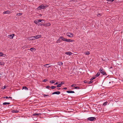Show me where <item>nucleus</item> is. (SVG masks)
Wrapping results in <instances>:
<instances>
[{
	"label": "nucleus",
	"instance_id": "50",
	"mask_svg": "<svg viewBox=\"0 0 123 123\" xmlns=\"http://www.w3.org/2000/svg\"><path fill=\"white\" fill-rule=\"evenodd\" d=\"M3 55H4V56H3V57H5V56H6V55H5V54H4V55L3 54Z\"/></svg>",
	"mask_w": 123,
	"mask_h": 123
},
{
	"label": "nucleus",
	"instance_id": "41",
	"mask_svg": "<svg viewBox=\"0 0 123 123\" xmlns=\"http://www.w3.org/2000/svg\"><path fill=\"white\" fill-rule=\"evenodd\" d=\"M47 81V79H45V80H44L43 81V82H45L46 81Z\"/></svg>",
	"mask_w": 123,
	"mask_h": 123
},
{
	"label": "nucleus",
	"instance_id": "7",
	"mask_svg": "<svg viewBox=\"0 0 123 123\" xmlns=\"http://www.w3.org/2000/svg\"><path fill=\"white\" fill-rule=\"evenodd\" d=\"M51 25L50 23H47L46 24H43V25L45 26H48L50 25Z\"/></svg>",
	"mask_w": 123,
	"mask_h": 123
},
{
	"label": "nucleus",
	"instance_id": "54",
	"mask_svg": "<svg viewBox=\"0 0 123 123\" xmlns=\"http://www.w3.org/2000/svg\"><path fill=\"white\" fill-rule=\"evenodd\" d=\"M29 40H31V39H29Z\"/></svg>",
	"mask_w": 123,
	"mask_h": 123
},
{
	"label": "nucleus",
	"instance_id": "22",
	"mask_svg": "<svg viewBox=\"0 0 123 123\" xmlns=\"http://www.w3.org/2000/svg\"><path fill=\"white\" fill-rule=\"evenodd\" d=\"M22 14V13H17L16 14V15L18 16V15L19 16L21 15Z\"/></svg>",
	"mask_w": 123,
	"mask_h": 123
},
{
	"label": "nucleus",
	"instance_id": "14",
	"mask_svg": "<svg viewBox=\"0 0 123 123\" xmlns=\"http://www.w3.org/2000/svg\"><path fill=\"white\" fill-rule=\"evenodd\" d=\"M50 64H46L45 65H43L45 67H47V68H49L51 66V65H49V66L48 65H50Z\"/></svg>",
	"mask_w": 123,
	"mask_h": 123
},
{
	"label": "nucleus",
	"instance_id": "28",
	"mask_svg": "<svg viewBox=\"0 0 123 123\" xmlns=\"http://www.w3.org/2000/svg\"><path fill=\"white\" fill-rule=\"evenodd\" d=\"M23 89L28 90V89L26 86H24L23 87Z\"/></svg>",
	"mask_w": 123,
	"mask_h": 123
},
{
	"label": "nucleus",
	"instance_id": "11",
	"mask_svg": "<svg viewBox=\"0 0 123 123\" xmlns=\"http://www.w3.org/2000/svg\"><path fill=\"white\" fill-rule=\"evenodd\" d=\"M10 13H11V11L8 10L5 11L3 12L4 14H9Z\"/></svg>",
	"mask_w": 123,
	"mask_h": 123
},
{
	"label": "nucleus",
	"instance_id": "9",
	"mask_svg": "<svg viewBox=\"0 0 123 123\" xmlns=\"http://www.w3.org/2000/svg\"><path fill=\"white\" fill-rule=\"evenodd\" d=\"M15 35L14 34H13L11 35H8V36H9V37L10 39H12L13 38V37Z\"/></svg>",
	"mask_w": 123,
	"mask_h": 123
},
{
	"label": "nucleus",
	"instance_id": "13",
	"mask_svg": "<svg viewBox=\"0 0 123 123\" xmlns=\"http://www.w3.org/2000/svg\"><path fill=\"white\" fill-rule=\"evenodd\" d=\"M41 114L40 113H35L33 114L32 115L33 116H40L41 115Z\"/></svg>",
	"mask_w": 123,
	"mask_h": 123
},
{
	"label": "nucleus",
	"instance_id": "40",
	"mask_svg": "<svg viewBox=\"0 0 123 123\" xmlns=\"http://www.w3.org/2000/svg\"><path fill=\"white\" fill-rule=\"evenodd\" d=\"M114 0H108V1H111V2H112Z\"/></svg>",
	"mask_w": 123,
	"mask_h": 123
},
{
	"label": "nucleus",
	"instance_id": "10",
	"mask_svg": "<svg viewBox=\"0 0 123 123\" xmlns=\"http://www.w3.org/2000/svg\"><path fill=\"white\" fill-rule=\"evenodd\" d=\"M62 41V40L61 38H60V37H59V39L57 40L56 41V43H60Z\"/></svg>",
	"mask_w": 123,
	"mask_h": 123
},
{
	"label": "nucleus",
	"instance_id": "52",
	"mask_svg": "<svg viewBox=\"0 0 123 123\" xmlns=\"http://www.w3.org/2000/svg\"><path fill=\"white\" fill-rule=\"evenodd\" d=\"M112 68V67H110V69H111V68Z\"/></svg>",
	"mask_w": 123,
	"mask_h": 123
},
{
	"label": "nucleus",
	"instance_id": "48",
	"mask_svg": "<svg viewBox=\"0 0 123 123\" xmlns=\"http://www.w3.org/2000/svg\"><path fill=\"white\" fill-rule=\"evenodd\" d=\"M58 84V82H57L55 84V85H57V84Z\"/></svg>",
	"mask_w": 123,
	"mask_h": 123
},
{
	"label": "nucleus",
	"instance_id": "32",
	"mask_svg": "<svg viewBox=\"0 0 123 123\" xmlns=\"http://www.w3.org/2000/svg\"><path fill=\"white\" fill-rule=\"evenodd\" d=\"M56 87L55 86H51V89H54Z\"/></svg>",
	"mask_w": 123,
	"mask_h": 123
},
{
	"label": "nucleus",
	"instance_id": "20",
	"mask_svg": "<svg viewBox=\"0 0 123 123\" xmlns=\"http://www.w3.org/2000/svg\"><path fill=\"white\" fill-rule=\"evenodd\" d=\"M30 50L31 51H33L34 50H36V49L34 48H31L30 49Z\"/></svg>",
	"mask_w": 123,
	"mask_h": 123
},
{
	"label": "nucleus",
	"instance_id": "35",
	"mask_svg": "<svg viewBox=\"0 0 123 123\" xmlns=\"http://www.w3.org/2000/svg\"><path fill=\"white\" fill-rule=\"evenodd\" d=\"M76 86V85L75 84H73L71 85V86L72 87H73L75 86Z\"/></svg>",
	"mask_w": 123,
	"mask_h": 123
},
{
	"label": "nucleus",
	"instance_id": "43",
	"mask_svg": "<svg viewBox=\"0 0 123 123\" xmlns=\"http://www.w3.org/2000/svg\"><path fill=\"white\" fill-rule=\"evenodd\" d=\"M64 84V82H61V85H62V84Z\"/></svg>",
	"mask_w": 123,
	"mask_h": 123
},
{
	"label": "nucleus",
	"instance_id": "6",
	"mask_svg": "<svg viewBox=\"0 0 123 123\" xmlns=\"http://www.w3.org/2000/svg\"><path fill=\"white\" fill-rule=\"evenodd\" d=\"M60 38H61L62 40H62L63 41H67V39L64 38L62 36L60 37Z\"/></svg>",
	"mask_w": 123,
	"mask_h": 123
},
{
	"label": "nucleus",
	"instance_id": "27",
	"mask_svg": "<svg viewBox=\"0 0 123 123\" xmlns=\"http://www.w3.org/2000/svg\"><path fill=\"white\" fill-rule=\"evenodd\" d=\"M4 63L3 62H0V65H3Z\"/></svg>",
	"mask_w": 123,
	"mask_h": 123
},
{
	"label": "nucleus",
	"instance_id": "8",
	"mask_svg": "<svg viewBox=\"0 0 123 123\" xmlns=\"http://www.w3.org/2000/svg\"><path fill=\"white\" fill-rule=\"evenodd\" d=\"M65 54L69 55H71L72 54V53L70 51H68L67 52H66L65 53Z\"/></svg>",
	"mask_w": 123,
	"mask_h": 123
},
{
	"label": "nucleus",
	"instance_id": "44",
	"mask_svg": "<svg viewBox=\"0 0 123 123\" xmlns=\"http://www.w3.org/2000/svg\"><path fill=\"white\" fill-rule=\"evenodd\" d=\"M4 98H8V97H4Z\"/></svg>",
	"mask_w": 123,
	"mask_h": 123
},
{
	"label": "nucleus",
	"instance_id": "5",
	"mask_svg": "<svg viewBox=\"0 0 123 123\" xmlns=\"http://www.w3.org/2000/svg\"><path fill=\"white\" fill-rule=\"evenodd\" d=\"M67 35V36H68L70 37H73V34L69 32L67 33L66 34Z\"/></svg>",
	"mask_w": 123,
	"mask_h": 123
},
{
	"label": "nucleus",
	"instance_id": "46",
	"mask_svg": "<svg viewBox=\"0 0 123 123\" xmlns=\"http://www.w3.org/2000/svg\"><path fill=\"white\" fill-rule=\"evenodd\" d=\"M9 98L12 99V98L11 97H8V99H9Z\"/></svg>",
	"mask_w": 123,
	"mask_h": 123
},
{
	"label": "nucleus",
	"instance_id": "18",
	"mask_svg": "<svg viewBox=\"0 0 123 123\" xmlns=\"http://www.w3.org/2000/svg\"><path fill=\"white\" fill-rule=\"evenodd\" d=\"M100 74V73L99 72H98L96 75L95 76V77H97Z\"/></svg>",
	"mask_w": 123,
	"mask_h": 123
},
{
	"label": "nucleus",
	"instance_id": "37",
	"mask_svg": "<svg viewBox=\"0 0 123 123\" xmlns=\"http://www.w3.org/2000/svg\"><path fill=\"white\" fill-rule=\"evenodd\" d=\"M95 78H96L95 77H92L91 78V79H90V80H92L94 79Z\"/></svg>",
	"mask_w": 123,
	"mask_h": 123
},
{
	"label": "nucleus",
	"instance_id": "45",
	"mask_svg": "<svg viewBox=\"0 0 123 123\" xmlns=\"http://www.w3.org/2000/svg\"><path fill=\"white\" fill-rule=\"evenodd\" d=\"M63 89H64L65 90H66L67 89V88L65 87V88H64Z\"/></svg>",
	"mask_w": 123,
	"mask_h": 123
},
{
	"label": "nucleus",
	"instance_id": "12",
	"mask_svg": "<svg viewBox=\"0 0 123 123\" xmlns=\"http://www.w3.org/2000/svg\"><path fill=\"white\" fill-rule=\"evenodd\" d=\"M60 92L59 91L54 92L52 93V94H59L60 93Z\"/></svg>",
	"mask_w": 123,
	"mask_h": 123
},
{
	"label": "nucleus",
	"instance_id": "49",
	"mask_svg": "<svg viewBox=\"0 0 123 123\" xmlns=\"http://www.w3.org/2000/svg\"><path fill=\"white\" fill-rule=\"evenodd\" d=\"M31 38L32 40H33L34 39V38Z\"/></svg>",
	"mask_w": 123,
	"mask_h": 123
},
{
	"label": "nucleus",
	"instance_id": "38",
	"mask_svg": "<svg viewBox=\"0 0 123 123\" xmlns=\"http://www.w3.org/2000/svg\"><path fill=\"white\" fill-rule=\"evenodd\" d=\"M53 80H51L50 81V83L53 84L54 83V82H53Z\"/></svg>",
	"mask_w": 123,
	"mask_h": 123
},
{
	"label": "nucleus",
	"instance_id": "1",
	"mask_svg": "<svg viewBox=\"0 0 123 123\" xmlns=\"http://www.w3.org/2000/svg\"><path fill=\"white\" fill-rule=\"evenodd\" d=\"M99 71L100 73L106 76L107 74L105 71L102 68H101L99 70Z\"/></svg>",
	"mask_w": 123,
	"mask_h": 123
},
{
	"label": "nucleus",
	"instance_id": "39",
	"mask_svg": "<svg viewBox=\"0 0 123 123\" xmlns=\"http://www.w3.org/2000/svg\"><path fill=\"white\" fill-rule=\"evenodd\" d=\"M42 25H43V24H41V23H39V24H38V26H39H39H41Z\"/></svg>",
	"mask_w": 123,
	"mask_h": 123
},
{
	"label": "nucleus",
	"instance_id": "29",
	"mask_svg": "<svg viewBox=\"0 0 123 123\" xmlns=\"http://www.w3.org/2000/svg\"><path fill=\"white\" fill-rule=\"evenodd\" d=\"M62 86V85L61 84H59L57 86V87H61V86Z\"/></svg>",
	"mask_w": 123,
	"mask_h": 123
},
{
	"label": "nucleus",
	"instance_id": "23",
	"mask_svg": "<svg viewBox=\"0 0 123 123\" xmlns=\"http://www.w3.org/2000/svg\"><path fill=\"white\" fill-rule=\"evenodd\" d=\"M34 23H35L36 24H37L38 23V20H35L34 21Z\"/></svg>",
	"mask_w": 123,
	"mask_h": 123
},
{
	"label": "nucleus",
	"instance_id": "17",
	"mask_svg": "<svg viewBox=\"0 0 123 123\" xmlns=\"http://www.w3.org/2000/svg\"><path fill=\"white\" fill-rule=\"evenodd\" d=\"M74 41V40H71L70 39H68V40L67 39V41H66V42H73Z\"/></svg>",
	"mask_w": 123,
	"mask_h": 123
},
{
	"label": "nucleus",
	"instance_id": "19",
	"mask_svg": "<svg viewBox=\"0 0 123 123\" xmlns=\"http://www.w3.org/2000/svg\"><path fill=\"white\" fill-rule=\"evenodd\" d=\"M84 53L86 55H88L90 54V53L89 51H86Z\"/></svg>",
	"mask_w": 123,
	"mask_h": 123
},
{
	"label": "nucleus",
	"instance_id": "16",
	"mask_svg": "<svg viewBox=\"0 0 123 123\" xmlns=\"http://www.w3.org/2000/svg\"><path fill=\"white\" fill-rule=\"evenodd\" d=\"M63 63L62 62H57V64L59 66H61L63 64Z\"/></svg>",
	"mask_w": 123,
	"mask_h": 123
},
{
	"label": "nucleus",
	"instance_id": "4",
	"mask_svg": "<svg viewBox=\"0 0 123 123\" xmlns=\"http://www.w3.org/2000/svg\"><path fill=\"white\" fill-rule=\"evenodd\" d=\"M41 37V35H38L36 36H34L31 37H30V38H35V39H38L39 38H40Z\"/></svg>",
	"mask_w": 123,
	"mask_h": 123
},
{
	"label": "nucleus",
	"instance_id": "3",
	"mask_svg": "<svg viewBox=\"0 0 123 123\" xmlns=\"http://www.w3.org/2000/svg\"><path fill=\"white\" fill-rule=\"evenodd\" d=\"M45 7L42 4L37 7V9L38 10H40L42 9H44Z\"/></svg>",
	"mask_w": 123,
	"mask_h": 123
},
{
	"label": "nucleus",
	"instance_id": "34",
	"mask_svg": "<svg viewBox=\"0 0 123 123\" xmlns=\"http://www.w3.org/2000/svg\"><path fill=\"white\" fill-rule=\"evenodd\" d=\"M101 15V14L98 13L97 14V16L98 17L100 16Z\"/></svg>",
	"mask_w": 123,
	"mask_h": 123
},
{
	"label": "nucleus",
	"instance_id": "36",
	"mask_svg": "<svg viewBox=\"0 0 123 123\" xmlns=\"http://www.w3.org/2000/svg\"><path fill=\"white\" fill-rule=\"evenodd\" d=\"M93 82V81L92 80H91L89 82L88 84H90Z\"/></svg>",
	"mask_w": 123,
	"mask_h": 123
},
{
	"label": "nucleus",
	"instance_id": "51",
	"mask_svg": "<svg viewBox=\"0 0 123 123\" xmlns=\"http://www.w3.org/2000/svg\"><path fill=\"white\" fill-rule=\"evenodd\" d=\"M6 88V87L5 86H4V88H3V89H5Z\"/></svg>",
	"mask_w": 123,
	"mask_h": 123
},
{
	"label": "nucleus",
	"instance_id": "21",
	"mask_svg": "<svg viewBox=\"0 0 123 123\" xmlns=\"http://www.w3.org/2000/svg\"><path fill=\"white\" fill-rule=\"evenodd\" d=\"M10 104V103L5 102L3 103V105H6Z\"/></svg>",
	"mask_w": 123,
	"mask_h": 123
},
{
	"label": "nucleus",
	"instance_id": "30",
	"mask_svg": "<svg viewBox=\"0 0 123 123\" xmlns=\"http://www.w3.org/2000/svg\"><path fill=\"white\" fill-rule=\"evenodd\" d=\"M38 22H41L42 21H44V20L43 19H39L38 20Z\"/></svg>",
	"mask_w": 123,
	"mask_h": 123
},
{
	"label": "nucleus",
	"instance_id": "33",
	"mask_svg": "<svg viewBox=\"0 0 123 123\" xmlns=\"http://www.w3.org/2000/svg\"><path fill=\"white\" fill-rule=\"evenodd\" d=\"M74 88L75 89H80V87L79 86H77L75 87Z\"/></svg>",
	"mask_w": 123,
	"mask_h": 123
},
{
	"label": "nucleus",
	"instance_id": "25",
	"mask_svg": "<svg viewBox=\"0 0 123 123\" xmlns=\"http://www.w3.org/2000/svg\"><path fill=\"white\" fill-rule=\"evenodd\" d=\"M19 111L17 110H14L13 111V112L14 113H18Z\"/></svg>",
	"mask_w": 123,
	"mask_h": 123
},
{
	"label": "nucleus",
	"instance_id": "42",
	"mask_svg": "<svg viewBox=\"0 0 123 123\" xmlns=\"http://www.w3.org/2000/svg\"><path fill=\"white\" fill-rule=\"evenodd\" d=\"M50 87L49 86H46V88H50Z\"/></svg>",
	"mask_w": 123,
	"mask_h": 123
},
{
	"label": "nucleus",
	"instance_id": "26",
	"mask_svg": "<svg viewBox=\"0 0 123 123\" xmlns=\"http://www.w3.org/2000/svg\"><path fill=\"white\" fill-rule=\"evenodd\" d=\"M47 96H48L49 97V95H46V94H44L43 95V96L44 97H45Z\"/></svg>",
	"mask_w": 123,
	"mask_h": 123
},
{
	"label": "nucleus",
	"instance_id": "31",
	"mask_svg": "<svg viewBox=\"0 0 123 123\" xmlns=\"http://www.w3.org/2000/svg\"><path fill=\"white\" fill-rule=\"evenodd\" d=\"M3 55V53L2 52L0 53V56H1Z\"/></svg>",
	"mask_w": 123,
	"mask_h": 123
},
{
	"label": "nucleus",
	"instance_id": "24",
	"mask_svg": "<svg viewBox=\"0 0 123 123\" xmlns=\"http://www.w3.org/2000/svg\"><path fill=\"white\" fill-rule=\"evenodd\" d=\"M108 103V102H104L103 104V105L104 106L106 105Z\"/></svg>",
	"mask_w": 123,
	"mask_h": 123
},
{
	"label": "nucleus",
	"instance_id": "15",
	"mask_svg": "<svg viewBox=\"0 0 123 123\" xmlns=\"http://www.w3.org/2000/svg\"><path fill=\"white\" fill-rule=\"evenodd\" d=\"M67 92L68 93H74V91L71 90L68 91H67Z\"/></svg>",
	"mask_w": 123,
	"mask_h": 123
},
{
	"label": "nucleus",
	"instance_id": "2",
	"mask_svg": "<svg viewBox=\"0 0 123 123\" xmlns=\"http://www.w3.org/2000/svg\"><path fill=\"white\" fill-rule=\"evenodd\" d=\"M96 118L95 117H91L88 118L87 120L88 121H93L95 120Z\"/></svg>",
	"mask_w": 123,
	"mask_h": 123
},
{
	"label": "nucleus",
	"instance_id": "53",
	"mask_svg": "<svg viewBox=\"0 0 123 123\" xmlns=\"http://www.w3.org/2000/svg\"><path fill=\"white\" fill-rule=\"evenodd\" d=\"M57 89L58 90H59V89H60V88H57Z\"/></svg>",
	"mask_w": 123,
	"mask_h": 123
},
{
	"label": "nucleus",
	"instance_id": "47",
	"mask_svg": "<svg viewBox=\"0 0 123 123\" xmlns=\"http://www.w3.org/2000/svg\"><path fill=\"white\" fill-rule=\"evenodd\" d=\"M84 82L85 83H87V81H86V80H85L84 81Z\"/></svg>",
	"mask_w": 123,
	"mask_h": 123
}]
</instances>
